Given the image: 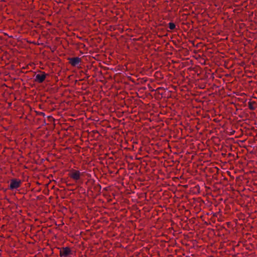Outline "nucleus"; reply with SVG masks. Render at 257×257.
<instances>
[{"label":"nucleus","mask_w":257,"mask_h":257,"mask_svg":"<svg viewBox=\"0 0 257 257\" xmlns=\"http://www.w3.org/2000/svg\"><path fill=\"white\" fill-rule=\"evenodd\" d=\"M72 251L68 247H63L60 250V256L61 257H72Z\"/></svg>","instance_id":"nucleus-1"},{"label":"nucleus","mask_w":257,"mask_h":257,"mask_svg":"<svg viewBox=\"0 0 257 257\" xmlns=\"http://www.w3.org/2000/svg\"><path fill=\"white\" fill-rule=\"evenodd\" d=\"M21 184V181L19 179H13L11 180V183L9 185V188L11 190L17 189L20 187Z\"/></svg>","instance_id":"nucleus-2"},{"label":"nucleus","mask_w":257,"mask_h":257,"mask_svg":"<svg viewBox=\"0 0 257 257\" xmlns=\"http://www.w3.org/2000/svg\"><path fill=\"white\" fill-rule=\"evenodd\" d=\"M47 75L48 74L44 72H41V73L36 75L35 81L39 83H43Z\"/></svg>","instance_id":"nucleus-3"},{"label":"nucleus","mask_w":257,"mask_h":257,"mask_svg":"<svg viewBox=\"0 0 257 257\" xmlns=\"http://www.w3.org/2000/svg\"><path fill=\"white\" fill-rule=\"evenodd\" d=\"M81 173L79 171L73 170L70 173V177L73 179L77 181L80 179Z\"/></svg>","instance_id":"nucleus-4"},{"label":"nucleus","mask_w":257,"mask_h":257,"mask_svg":"<svg viewBox=\"0 0 257 257\" xmlns=\"http://www.w3.org/2000/svg\"><path fill=\"white\" fill-rule=\"evenodd\" d=\"M68 60L69 63L74 67L76 66L77 65L79 64L81 62V58L76 57H72L69 58Z\"/></svg>","instance_id":"nucleus-5"},{"label":"nucleus","mask_w":257,"mask_h":257,"mask_svg":"<svg viewBox=\"0 0 257 257\" xmlns=\"http://www.w3.org/2000/svg\"><path fill=\"white\" fill-rule=\"evenodd\" d=\"M209 170H210V180H211V173H214V175L215 174V173H216L217 171H218V169L216 167H211L210 166V169H209ZM212 183V182L211 181V180H210V185H211V184Z\"/></svg>","instance_id":"nucleus-6"},{"label":"nucleus","mask_w":257,"mask_h":257,"mask_svg":"<svg viewBox=\"0 0 257 257\" xmlns=\"http://www.w3.org/2000/svg\"><path fill=\"white\" fill-rule=\"evenodd\" d=\"M169 27L171 30H174L176 28V25L173 23H169Z\"/></svg>","instance_id":"nucleus-7"},{"label":"nucleus","mask_w":257,"mask_h":257,"mask_svg":"<svg viewBox=\"0 0 257 257\" xmlns=\"http://www.w3.org/2000/svg\"><path fill=\"white\" fill-rule=\"evenodd\" d=\"M248 107L251 110H254L255 109V107L252 106L251 102H250L248 103Z\"/></svg>","instance_id":"nucleus-8"},{"label":"nucleus","mask_w":257,"mask_h":257,"mask_svg":"<svg viewBox=\"0 0 257 257\" xmlns=\"http://www.w3.org/2000/svg\"><path fill=\"white\" fill-rule=\"evenodd\" d=\"M211 109H212V108H211V107L210 106V110H209L210 113L213 114V112H212V111Z\"/></svg>","instance_id":"nucleus-9"},{"label":"nucleus","mask_w":257,"mask_h":257,"mask_svg":"<svg viewBox=\"0 0 257 257\" xmlns=\"http://www.w3.org/2000/svg\"><path fill=\"white\" fill-rule=\"evenodd\" d=\"M214 87H215V88H216V87H217V86H216V85H215V84H213V85H212V89H214Z\"/></svg>","instance_id":"nucleus-10"},{"label":"nucleus","mask_w":257,"mask_h":257,"mask_svg":"<svg viewBox=\"0 0 257 257\" xmlns=\"http://www.w3.org/2000/svg\"><path fill=\"white\" fill-rule=\"evenodd\" d=\"M209 85H210V89L211 88V84L210 82Z\"/></svg>","instance_id":"nucleus-11"},{"label":"nucleus","mask_w":257,"mask_h":257,"mask_svg":"<svg viewBox=\"0 0 257 257\" xmlns=\"http://www.w3.org/2000/svg\"><path fill=\"white\" fill-rule=\"evenodd\" d=\"M214 178V175H212V178Z\"/></svg>","instance_id":"nucleus-12"},{"label":"nucleus","mask_w":257,"mask_h":257,"mask_svg":"<svg viewBox=\"0 0 257 257\" xmlns=\"http://www.w3.org/2000/svg\"><path fill=\"white\" fill-rule=\"evenodd\" d=\"M210 230H211V229L210 228ZM209 233H211V231H210Z\"/></svg>","instance_id":"nucleus-13"}]
</instances>
